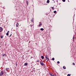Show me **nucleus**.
I'll use <instances>...</instances> for the list:
<instances>
[{
	"mask_svg": "<svg viewBox=\"0 0 76 76\" xmlns=\"http://www.w3.org/2000/svg\"><path fill=\"white\" fill-rule=\"evenodd\" d=\"M3 28L1 27H0V33L1 32L3 31Z\"/></svg>",
	"mask_w": 76,
	"mask_h": 76,
	"instance_id": "f257e3e1",
	"label": "nucleus"
},
{
	"mask_svg": "<svg viewBox=\"0 0 76 76\" xmlns=\"http://www.w3.org/2000/svg\"><path fill=\"white\" fill-rule=\"evenodd\" d=\"M3 75V71L1 72L0 73V76H2Z\"/></svg>",
	"mask_w": 76,
	"mask_h": 76,
	"instance_id": "f03ea898",
	"label": "nucleus"
},
{
	"mask_svg": "<svg viewBox=\"0 0 76 76\" xmlns=\"http://www.w3.org/2000/svg\"><path fill=\"white\" fill-rule=\"evenodd\" d=\"M40 63L41 65H42V66H44V64L42 63V62H41V61H40Z\"/></svg>",
	"mask_w": 76,
	"mask_h": 76,
	"instance_id": "7ed1b4c3",
	"label": "nucleus"
},
{
	"mask_svg": "<svg viewBox=\"0 0 76 76\" xmlns=\"http://www.w3.org/2000/svg\"><path fill=\"white\" fill-rule=\"evenodd\" d=\"M9 31H8L6 33V35H7V36L9 35Z\"/></svg>",
	"mask_w": 76,
	"mask_h": 76,
	"instance_id": "20e7f679",
	"label": "nucleus"
},
{
	"mask_svg": "<svg viewBox=\"0 0 76 76\" xmlns=\"http://www.w3.org/2000/svg\"><path fill=\"white\" fill-rule=\"evenodd\" d=\"M28 63H25L24 65V66H26L28 65Z\"/></svg>",
	"mask_w": 76,
	"mask_h": 76,
	"instance_id": "39448f33",
	"label": "nucleus"
},
{
	"mask_svg": "<svg viewBox=\"0 0 76 76\" xmlns=\"http://www.w3.org/2000/svg\"><path fill=\"white\" fill-rule=\"evenodd\" d=\"M45 58L47 59V58H48V56L47 55H46L45 56Z\"/></svg>",
	"mask_w": 76,
	"mask_h": 76,
	"instance_id": "423d86ee",
	"label": "nucleus"
},
{
	"mask_svg": "<svg viewBox=\"0 0 76 76\" xmlns=\"http://www.w3.org/2000/svg\"><path fill=\"white\" fill-rule=\"evenodd\" d=\"M42 59H44V57L42 56L41 57Z\"/></svg>",
	"mask_w": 76,
	"mask_h": 76,
	"instance_id": "0eeeda50",
	"label": "nucleus"
},
{
	"mask_svg": "<svg viewBox=\"0 0 76 76\" xmlns=\"http://www.w3.org/2000/svg\"><path fill=\"white\" fill-rule=\"evenodd\" d=\"M63 68H64V69H66V66H63Z\"/></svg>",
	"mask_w": 76,
	"mask_h": 76,
	"instance_id": "6e6552de",
	"label": "nucleus"
},
{
	"mask_svg": "<svg viewBox=\"0 0 76 76\" xmlns=\"http://www.w3.org/2000/svg\"><path fill=\"white\" fill-rule=\"evenodd\" d=\"M47 2L48 3H50V0H48L47 1Z\"/></svg>",
	"mask_w": 76,
	"mask_h": 76,
	"instance_id": "1a4fd4ad",
	"label": "nucleus"
},
{
	"mask_svg": "<svg viewBox=\"0 0 76 76\" xmlns=\"http://www.w3.org/2000/svg\"><path fill=\"white\" fill-rule=\"evenodd\" d=\"M3 57H4H4H6V54H4L3 56H2Z\"/></svg>",
	"mask_w": 76,
	"mask_h": 76,
	"instance_id": "9d476101",
	"label": "nucleus"
},
{
	"mask_svg": "<svg viewBox=\"0 0 76 76\" xmlns=\"http://www.w3.org/2000/svg\"><path fill=\"white\" fill-rule=\"evenodd\" d=\"M18 26H19V24H18V23H17L16 24V26H17V27H18Z\"/></svg>",
	"mask_w": 76,
	"mask_h": 76,
	"instance_id": "9b49d317",
	"label": "nucleus"
},
{
	"mask_svg": "<svg viewBox=\"0 0 76 76\" xmlns=\"http://www.w3.org/2000/svg\"><path fill=\"white\" fill-rule=\"evenodd\" d=\"M40 30L41 31H44V28H41L40 29Z\"/></svg>",
	"mask_w": 76,
	"mask_h": 76,
	"instance_id": "f8f14e48",
	"label": "nucleus"
},
{
	"mask_svg": "<svg viewBox=\"0 0 76 76\" xmlns=\"http://www.w3.org/2000/svg\"><path fill=\"white\" fill-rule=\"evenodd\" d=\"M53 12L54 13H57V11H55Z\"/></svg>",
	"mask_w": 76,
	"mask_h": 76,
	"instance_id": "ddd939ff",
	"label": "nucleus"
},
{
	"mask_svg": "<svg viewBox=\"0 0 76 76\" xmlns=\"http://www.w3.org/2000/svg\"><path fill=\"white\" fill-rule=\"evenodd\" d=\"M46 60H47V61H49V58H47L46 59Z\"/></svg>",
	"mask_w": 76,
	"mask_h": 76,
	"instance_id": "4468645a",
	"label": "nucleus"
},
{
	"mask_svg": "<svg viewBox=\"0 0 76 76\" xmlns=\"http://www.w3.org/2000/svg\"><path fill=\"white\" fill-rule=\"evenodd\" d=\"M26 2L27 5H28V4L29 3V2H28V1H26Z\"/></svg>",
	"mask_w": 76,
	"mask_h": 76,
	"instance_id": "2eb2a0df",
	"label": "nucleus"
},
{
	"mask_svg": "<svg viewBox=\"0 0 76 76\" xmlns=\"http://www.w3.org/2000/svg\"><path fill=\"white\" fill-rule=\"evenodd\" d=\"M51 76H56V75H53V74H51Z\"/></svg>",
	"mask_w": 76,
	"mask_h": 76,
	"instance_id": "dca6fc26",
	"label": "nucleus"
},
{
	"mask_svg": "<svg viewBox=\"0 0 76 76\" xmlns=\"http://www.w3.org/2000/svg\"><path fill=\"white\" fill-rule=\"evenodd\" d=\"M31 22H33V23H34V20L32 19L31 20Z\"/></svg>",
	"mask_w": 76,
	"mask_h": 76,
	"instance_id": "f3484780",
	"label": "nucleus"
},
{
	"mask_svg": "<svg viewBox=\"0 0 76 76\" xmlns=\"http://www.w3.org/2000/svg\"><path fill=\"white\" fill-rule=\"evenodd\" d=\"M62 1L63 2H65V1H66V0H62Z\"/></svg>",
	"mask_w": 76,
	"mask_h": 76,
	"instance_id": "a211bd4d",
	"label": "nucleus"
},
{
	"mask_svg": "<svg viewBox=\"0 0 76 76\" xmlns=\"http://www.w3.org/2000/svg\"><path fill=\"white\" fill-rule=\"evenodd\" d=\"M42 26V24H40L39 25V26Z\"/></svg>",
	"mask_w": 76,
	"mask_h": 76,
	"instance_id": "6ab92c4d",
	"label": "nucleus"
},
{
	"mask_svg": "<svg viewBox=\"0 0 76 76\" xmlns=\"http://www.w3.org/2000/svg\"><path fill=\"white\" fill-rule=\"evenodd\" d=\"M57 63L58 64H60V62L59 61H58Z\"/></svg>",
	"mask_w": 76,
	"mask_h": 76,
	"instance_id": "aec40b11",
	"label": "nucleus"
},
{
	"mask_svg": "<svg viewBox=\"0 0 76 76\" xmlns=\"http://www.w3.org/2000/svg\"><path fill=\"white\" fill-rule=\"evenodd\" d=\"M70 75H71L70 74H68L67 76H70Z\"/></svg>",
	"mask_w": 76,
	"mask_h": 76,
	"instance_id": "412c9836",
	"label": "nucleus"
},
{
	"mask_svg": "<svg viewBox=\"0 0 76 76\" xmlns=\"http://www.w3.org/2000/svg\"><path fill=\"white\" fill-rule=\"evenodd\" d=\"M51 9H52L53 10V9H54V8L53 7H52Z\"/></svg>",
	"mask_w": 76,
	"mask_h": 76,
	"instance_id": "4be33fe9",
	"label": "nucleus"
},
{
	"mask_svg": "<svg viewBox=\"0 0 76 76\" xmlns=\"http://www.w3.org/2000/svg\"><path fill=\"white\" fill-rule=\"evenodd\" d=\"M52 60H54V58H52Z\"/></svg>",
	"mask_w": 76,
	"mask_h": 76,
	"instance_id": "5701e85b",
	"label": "nucleus"
},
{
	"mask_svg": "<svg viewBox=\"0 0 76 76\" xmlns=\"http://www.w3.org/2000/svg\"><path fill=\"white\" fill-rule=\"evenodd\" d=\"M8 68H6V71H7V70H8Z\"/></svg>",
	"mask_w": 76,
	"mask_h": 76,
	"instance_id": "b1692460",
	"label": "nucleus"
},
{
	"mask_svg": "<svg viewBox=\"0 0 76 76\" xmlns=\"http://www.w3.org/2000/svg\"><path fill=\"white\" fill-rule=\"evenodd\" d=\"M3 36H1V38H3Z\"/></svg>",
	"mask_w": 76,
	"mask_h": 76,
	"instance_id": "393cba45",
	"label": "nucleus"
},
{
	"mask_svg": "<svg viewBox=\"0 0 76 76\" xmlns=\"http://www.w3.org/2000/svg\"><path fill=\"white\" fill-rule=\"evenodd\" d=\"M72 64H73V65H75V63H72Z\"/></svg>",
	"mask_w": 76,
	"mask_h": 76,
	"instance_id": "a878e982",
	"label": "nucleus"
},
{
	"mask_svg": "<svg viewBox=\"0 0 76 76\" xmlns=\"http://www.w3.org/2000/svg\"><path fill=\"white\" fill-rule=\"evenodd\" d=\"M39 23V24H42V23H41V22H40Z\"/></svg>",
	"mask_w": 76,
	"mask_h": 76,
	"instance_id": "bb28decb",
	"label": "nucleus"
},
{
	"mask_svg": "<svg viewBox=\"0 0 76 76\" xmlns=\"http://www.w3.org/2000/svg\"><path fill=\"white\" fill-rule=\"evenodd\" d=\"M75 39V37H73V39Z\"/></svg>",
	"mask_w": 76,
	"mask_h": 76,
	"instance_id": "cd10ccee",
	"label": "nucleus"
},
{
	"mask_svg": "<svg viewBox=\"0 0 76 76\" xmlns=\"http://www.w3.org/2000/svg\"><path fill=\"white\" fill-rule=\"evenodd\" d=\"M12 36V34H11L10 36V37H11Z\"/></svg>",
	"mask_w": 76,
	"mask_h": 76,
	"instance_id": "c85d7f7f",
	"label": "nucleus"
},
{
	"mask_svg": "<svg viewBox=\"0 0 76 76\" xmlns=\"http://www.w3.org/2000/svg\"><path fill=\"white\" fill-rule=\"evenodd\" d=\"M30 26H32V25H31V24L30 25Z\"/></svg>",
	"mask_w": 76,
	"mask_h": 76,
	"instance_id": "c756f323",
	"label": "nucleus"
},
{
	"mask_svg": "<svg viewBox=\"0 0 76 76\" xmlns=\"http://www.w3.org/2000/svg\"><path fill=\"white\" fill-rule=\"evenodd\" d=\"M50 76H51V75H52V74H51V73H50Z\"/></svg>",
	"mask_w": 76,
	"mask_h": 76,
	"instance_id": "7c9ffc66",
	"label": "nucleus"
},
{
	"mask_svg": "<svg viewBox=\"0 0 76 76\" xmlns=\"http://www.w3.org/2000/svg\"><path fill=\"white\" fill-rule=\"evenodd\" d=\"M37 61L38 62H39V60Z\"/></svg>",
	"mask_w": 76,
	"mask_h": 76,
	"instance_id": "2f4dec72",
	"label": "nucleus"
},
{
	"mask_svg": "<svg viewBox=\"0 0 76 76\" xmlns=\"http://www.w3.org/2000/svg\"><path fill=\"white\" fill-rule=\"evenodd\" d=\"M16 66H17V64H16Z\"/></svg>",
	"mask_w": 76,
	"mask_h": 76,
	"instance_id": "473e14b6",
	"label": "nucleus"
},
{
	"mask_svg": "<svg viewBox=\"0 0 76 76\" xmlns=\"http://www.w3.org/2000/svg\"><path fill=\"white\" fill-rule=\"evenodd\" d=\"M1 25V23H0V25Z\"/></svg>",
	"mask_w": 76,
	"mask_h": 76,
	"instance_id": "72a5a7b5",
	"label": "nucleus"
},
{
	"mask_svg": "<svg viewBox=\"0 0 76 76\" xmlns=\"http://www.w3.org/2000/svg\"><path fill=\"white\" fill-rule=\"evenodd\" d=\"M68 1H69V0H68Z\"/></svg>",
	"mask_w": 76,
	"mask_h": 76,
	"instance_id": "f704fd0d",
	"label": "nucleus"
},
{
	"mask_svg": "<svg viewBox=\"0 0 76 76\" xmlns=\"http://www.w3.org/2000/svg\"><path fill=\"white\" fill-rule=\"evenodd\" d=\"M17 76H19V75H17Z\"/></svg>",
	"mask_w": 76,
	"mask_h": 76,
	"instance_id": "c9c22d12",
	"label": "nucleus"
},
{
	"mask_svg": "<svg viewBox=\"0 0 76 76\" xmlns=\"http://www.w3.org/2000/svg\"><path fill=\"white\" fill-rule=\"evenodd\" d=\"M74 16H75V15H74Z\"/></svg>",
	"mask_w": 76,
	"mask_h": 76,
	"instance_id": "e433bc0d",
	"label": "nucleus"
},
{
	"mask_svg": "<svg viewBox=\"0 0 76 76\" xmlns=\"http://www.w3.org/2000/svg\"><path fill=\"white\" fill-rule=\"evenodd\" d=\"M53 0V1H54V0Z\"/></svg>",
	"mask_w": 76,
	"mask_h": 76,
	"instance_id": "4c0bfd02",
	"label": "nucleus"
}]
</instances>
